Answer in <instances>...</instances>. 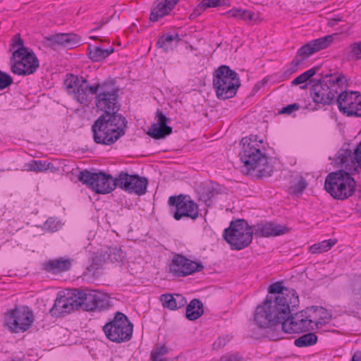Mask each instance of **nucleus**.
<instances>
[{"mask_svg": "<svg viewBox=\"0 0 361 361\" xmlns=\"http://www.w3.org/2000/svg\"><path fill=\"white\" fill-rule=\"evenodd\" d=\"M95 95V104L104 113L92 126L94 141L97 144L111 145L125 135L126 118L118 114V89L114 79H107L99 84Z\"/></svg>", "mask_w": 361, "mask_h": 361, "instance_id": "nucleus-1", "label": "nucleus"}, {"mask_svg": "<svg viewBox=\"0 0 361 361\" xmlns=\"http://www.w3.org/2000/svg\"><path fill=\"white\" fill-rule=\"evenodd\" d=\"M269 295L259 305L254 314V320L259 328L275 327L276 324L288 319L291 311L299 305V298L294 289L286 288L281 281L271 284Z\"/></svg>", "mask_w": 361, "mask_h": 361, "instance_id": "nucleus-2", "label": "nucleus"}, {"mask_svg": "<svg viewBox=\"0 0 361 361\" xmlns=\"http://www.w3.org/2000/svg\"><path fill=\"white\" fill-rule=\"evenodd\" d=\"M109 299L97 290H69L66 294L60 292L49 312L52 317H63L75 310L100 312L108 310Z\"/></svg>", "mask_w": 361, "mask_h": 361, "instance_id": "nucleus-3", "label": "nucleus"}, {"mask_svg": "<svg viewBox=\"0 0 361 361\" xmlns=\"http://www.w3.org/2000/svg\"><path fill=\"white\" fill-rule=\"evenodd\" d=\"M257 135L242 138L240 160L244 163L246 173L257 171V178L269 177L271 175L273 166L269 163V158L262 150V141H257Z\"/></svg>", "mask_w": 361, "mask_h": 361, "instance_id": "nucleus-4", "label": "nucleus"}, {"mask_svg": "<svg viewBox=\"0 0 361 361\" xmlns=\"http://www.w3.org/2000/svg\"><path fill=\"white\" fill-rule=\"evenodd\" d=\"M10 51H13L10 58L11 71L13 74L27 76L34 74L39 67V61L33 50L25 47L19 33L11 39Z\"/></svg>", "mask_w": 361, "mask_h": 361, "instance_id": "nucleus-5", "label": "nucleus"}, {"mask_svg": "<svg viewBox=\"0 0 361 361\" xmlns=\"http://www.w3.org/2000/svg\"><path fill=\"white\" fill-rule=\"evenodd\" d=\"M354 174L343 168L329 173L325 178V190L333 198L338 200L349 198L356 190V181L352 177Z\"/></svg>", "mask_w": 361, "mask_h": 361, "instance_id": "nucleus-6", "label": "nucleus"}, {"mask_svg": "<svg viewBox=\"0 0 361 361\" xmlns=\"http://www.w3.org/2000/svg\"><path fill=\"white\" fill-rule=\"evenodd\" d=\"M213 87L219 99L233 98L240 86L238 73L226 65H221L213 74Z\"/></svg>", "mask_w": 361, "mask_h": 361, "instance_id": "nucleus-7", "label": "nucleus"}, {"mask_svg": "<svg viewBox=\"0 0 361 361\" xmlns=\"http://www.w3.org/2000/svg\"><path fill=\"white\" fill-rule=\"evenodd\" d=\"M252 226L242 219L232 221L223 233L224 239L230 245L231 250H240L250 245L253 238Z\"/></svg>", "mask_w": 361, "mask_h": 361, "instance_id": "nucleus-8", "label": "nucleus"}, {"mask_svg": "<svg viewBox=\"0 0 361 361\" xmlns=\"http://www.w3.org/2000/svg\"><path fill=\"white\" fill-rule=\"evenodd\" d=\"M133 330V324L128 317L121 312H116L114 317L103 326L106 338L116 343L130 341Z\"/></svg>", "mask_w": 361, "mask_h": 361, "instance_id": "nucleus-9", "label": "nucleus"}, {"mask_svg": "<svg viewBox=\"0 0 361 361\" xmlns=\"http://www.w3.org/2000/svg\"><path fill=\"white\" fill-rule=\"evenodd\" d=\"M99 81L90 84L82 77L70 74L64 80V85L68 94H73L75 99L81 104L87 105L92 96L96 95L99 87Z\"/></svg>", "mask_w": 361, "mask_h": 361, "instance_id": "nucleus-10", "label": "nucleus"}, {"mask_svg": "<svg viewBox=\"0 0 361 361\" xmlns=\"http://www.w3.org/2000/svg\"><path fill=\"white\" fill-rule=\"evenodd\" d=\"M78 180L98 194H108L113 191L117 185V177L103 171L92 173L87 169L82 170L78 175Z\"/></svg>", "mask_w": 361, "mask_h": 361, "instance_id": "nucleus-11", "label": "nucleus"}, {"mask_svg": "<svg viewBox=\"0 0 361 361\" xmlns=\"http://www.w3.org/2000/svg\"><path fill=\"white\" fill-rule=\"evenodd\" d=\"M168 204L170 212L177 221L183 218L195 220L199 216L198 206L188 195L170 196Z\"/></svg>", "mask_w": 361, "mask_h": 361, "instance_id": "nucleus-12", "label": "nucleus"}, {"mask_svg": "<svg viewBox=\"0 0 361 361\" xmlns=\"http://www.w3.org/2000/svg\"><path fill=\"white\" fill-rule=\"evenodd\" d=\"M5 319L8 327L15 333L26 331L34 322L32 311L28 307L9 310Z\"/></svg>", "mask_w": 361, "mask_h": 361, "instance_id": "nucleus-13", "label": "nucleus"}, {"mask_svg": "<svg viewBox=\"0 0 361 361\" xmlns=\"http://www.w3.org/2000/svg\"><path fill=\"white\" fill-rule=\"evenodd\" d=\"M335 160L341 168L358 173L359 169H361V141L353 150L349 148L348 144H344L338 151Z\"/></svg>", "mask_w": 361, "mask_h": 361, "instance_id": "nucleus-14", "label": "nucleus"}, {"mask_svg": "<svg viewBox=\"0 0 361 361\" xmlns=\"http://www.w3.org/2000/svg\"><path fill=\"white\" fill-rule=\"evenodd\" d=\"M293 311H291L288 319H284L283 321L276 324L281 325L282 329L285 333H301L312 330L313 326L315 325L317 329L320 328L326 322L320 319L317 322H314L311 318H303L302 315L293 314Z\"/></svg>", "mask_w": 361, "mask_h": 361, "instance_id": "nucleus-15", "label": "nucleus"}, {"mask_svg": "<svg viewBox=\"0 0 361 361\" xmlns=\"http://www.w3.org/2000/svg\"><path fill=\"white\" fill-rule=\"evenodd\" d=\"M339 111L348 117L361 118V94L355 91L341 92L337 95Z\"/></svg>", "mask_w": 361, "mask_h": 361, "instance_id": "nucleus-16", "label": "nucleus"}, {"mask_svg": "<svg viewBox=\"0 0 361 361\" xmlns=\"http://www.w3.org/2000/svg\"><path fill=\"white\" fill-rule=\"evenodd\" d=\"M117 185L120 189L137 195H145L147 192L148 180L145 177L137 174H129L126 171H121L117 176Z\"/></svg>", "mask_w": 361, "mask_h": 361, "instance_id": "nucleus-17", "label": "nucleus"}, {"mask_svg": "<svg viewBox=\"0 0 361 361\" xmlns=\"http://www.w3.org/2000/svg\"><path fill=\"white\" fill-rule=\"evenodd\" d=\"M204 269L201 262H196L179 254H175L169 265V272L177 277H183Z\"/></svg>", "mask_w": 361, "mask_h": 361, "instance_id": "nucleus-18", "label": "nucleus"}, {"mask_svg": "<svg viewBox=\"0 0 361 361\" xmlns=\"http://www.w3.org/2000/svg\"><path fill=\"white\" fill-rule=\"evenodd\" d=\"M311 82H314L310 88V95L314 102L324 106L337 104L336 90L330 89L321 79L312 80Z\"/></svg>", "mask_w": 361, "mask_h": 361, "instance_id": "nucleus-19", "label": "nucleus"}, {"mask_svg": "<svg viewBox=\"0 0 361 361\" xmlns=\"http://www.w3.org/2000/svg\"><path fill=\"white\" fill-rule=\"evenodd\" d=\"M333 39L332 35H326L311 40L298 49L294 59H298L301 64L312 54L329 47L333 42Z\"/></svg>", "mask_w": 361, "mask_h": 361, "instance_id": "nucleus-20", "label": "nucleus"}, {"mask_svg": "<svg viewBox=\"0 0 361 361\" xmlns=\"http://www.w3.org/2000/svg\"><path fill=\"white\" fill-rule=\"evenodd\" d=\"M156 119L157 122L152 123L147 132L149 136L155 140H161L172 133V128L167 125L169 118L160 110L156 113Z\"/></svg>", "mask_w": 361, "mask_h": 361, "instance_id": "nucleus-21", "label": "nucleus"}, {"mask_svg": "<svg viewBox=\"0 0 361 361\" xmlns=\"http://www.w3.org/2000/svg\"><path fill=\"white\" fill-rule=\"evenodd\" d=\"M73 260L68 257L48 259L41 264V270L46 274L57 276L69 271Z\"/></svg>", "mask_w": 361, "mask_h": 361, "instance_id": "nucleus-22", "label": "nucleus"}, {"mask_svg": "<svg viewBox=\"0 0 361 361\" xmlns=\"http://www.w3.org/2000/svg\"><path fill=\"white\" fill-rule=\"evenodd\" d=\"M180 0H156L151 8L149 20L157 22L167 16H170Z\"/></svg>", "mask_w": 361, "mask_h": 361, "instance_id": "nucleus-23", "label": "nucleus"}, {"mask_svg": "<svg viewBox=\"0 0 361 361\" xmlns=\"http://www.w3.org/2000/svg\"><path fill=\"white\" fill-rule=\"evenodd\" d=\"M345 297L349 307L361 309V275L350 281Z\"/></svg>", "mask_w": 361, "mask_h": 361, "instance_id": "nucleus-24", "label": "nucleus"}, {"mask_svg": "<svg viewBox=\"0 0 361 361\" xmlns=\"http://www.w3.org/2000/svg\"><path fill=\"white\" fill-rule=\"evenodd\" d=\"M254 235L256 237L277 236L284 234L288 228L281 225H276L271 222L257 224L253 226Z\"/></svg>", "mask_w": 361, "mask_h": 361, "instance_id": "nucleus-25", "label": "nucleus"}, {"mask_svg": "<svg viewBox=\"0 0 361 361\" xmlns=\"http://www.w3.org/2000/svg\"><path fill=\"white\" fill-rule=\"evenodd\" d=\"M320 79L323 80L330 89L336 90L337 95H338L341 92L345 91L343 88L347 82V79L342 73H334L326 75L322 74Z\"/></svg>", "mask_w": 361, "mask_h": 361, "instance_id": "nucleus-26", "label": "nucleus"}, {"mask_svg": "<svg viewBox=\"0 0 361 361\" xmlns=\"http://www.w3.org/2000/svg\"><path fill=\"white\" fill-rule=\"evenodd\" d=\"M204 314L203 303L199 299L190 300L186 307L185 317L190 321H195Z\"/></svg>", "mask_w": 361, "mask_h": 361, "instance_id": "nucleus-27", "label": "nucleus"}, {"mask_svg": "<svg viewBox=\"0 0 361 361\" xmlns=\"http://www.w3.org/2000/svg\"><path fill=\"white\" fill-rule=\"evenodd\" d=\"M88 49V56L94 62L102 61L114 51V49L113 47L102 49L100 47L97 46L92 47L89 46Z\"/></svg>", "mask_w": 361, "mask_h": 361, "instance_id": "nucleus-28", "label": "nucleus"}, {"mask_svg": "<svg viewBox=\"0 0 361 361\" xmlns=\"http://www.w3.org/2000/svg\"><path fill=\"white\" fill-rule=\"evenodd\" d=\"M104 261L110 262L111 263L122 262L126 257V254L121 250V248L117 247H110L105 251L103 255Z\"/></svg>", "mask_w": 361, "mask_h": 361, "instance_id": "nucleus-29", "label": "nucleus"}, {"mask_svg": "<svg viewBox=\"0 0 361 361\" xmlns=\"http://www.w3.org/2000/svg\"><path fill=\"white\" fill-rule=\"evenodd\" d=\"M180 36L176 34L175 35H163L157 41V45L159 48H162L165 52H168L169 50L172 49L171 43L173 41H176L178 42L180 41Z\"/></svg>", "mask_w": 361, "mask_h": 361, "instance_id": "nucleus-30", "label": "nucleus"}, {"mask_svg": "<svg viewBox=\"0 0 361 361\" xmlns=\"http://www.w3.org/2000/svg\"><path fill=\"white\" fill-rule=\"evenodd\" d=\"M336 242L337 240L336 239L323 240L310 246V251L312 254H318L327 252L336 243Z\"/></svg>", "mask_w": 361, "mask_h": 361, "instance_id": "nucleus-31", "label": "nucleus"}, {"mask_svg": "<svg viewBox=\"0 0 361 361\" xmlns=\"http://www.w3.org/2000/svg\"><path fill=\"white\" fill-rule=\"evenodd\" d=\"M317 341V336L314 333H307L296 338L294 344L297 347L302 348L313 345Z\"/></svg>", "mask_w": 361, "mask_h": 361, "instance_id": "nucleus-32", "label": "nucleus"}, {"mask_svg": "<svg viewBox=\"0 0 361 361\" xmlns=\"http://www.w3.org/2000/svg\"><path fill=\"white\" fill-rule=\"evenodd\" d=\"M319 66H314L302 74H300L299 76L295 78L292 82L291 84L293 85H298L300 84H302L307 81L309 79H310L312 76H314L317 72L319 71Z\"/></svg>", "mask_w": 361, "mask_h": 361, "instance_id": "nucleus-33", "label": "nucleus"}, {"mask_svg": "<svg viewBox=\"0 0 361 361\" xmlns=\"http://www.w3.org/2000/svg\"><path fill=\"white\" fill-rule=\"evenodd\" d=\"M221 191V186L217 183H212L211 185L205 187L202 193L205 202L212 200L216 195Z\"/></svg>", "mask_w": 361, "mask_h": 361, "instance_id": "nucleus-34", "label": "nucleus"}, {"mask_svg": "<svg viewBox=\"0 0 361 361\" xmlns=\"http://www.w3.org/2000/svg\"><path fill=\"white\" fill-rule=\"evenodd\" d=\"M46 166H49L46 161L32 160L25 164V169L27 171L43 172L46 171Z\"/></svg>", "mask_w": 361, "mask_h": 361, "instance_id": "nucleus-35", "label": "nucleus"}, {"mask_svg": "<svg viewBox=\"0 0 361 361\" xmlns=\"http://www.w3.org/2000/svg\"><path fill=\"white\" fill-rule=\"evenodd\" d=\"M161 300L164 307L171 310H177L176 294L174 295L169 293L163 294L161 295Z\"/></svg>", "mask_w": 361, "mask_h": 361, "instance_id": "nucleus-36", "label": "nucleus"}, {"mask_svg": "<svg viewBox=\"0 0 361 361\" xmlns=\"http://www.w3.org/2000/svg\"><path fill=\"white\" fill-rule=\"evenodd\" d=\"M63 47L68 49L78 47L81 41V37L75 33H66Z\"/></svg>", "mask_w": 361, "mask_h": 361, "instance_id": "nucleus-37", "label": "nucleus"}, {"mask_svg": "<svg viewBox=\"0 0 361 361\" xmlns=\"http://www.w3.org/2000/svg\"><path fill=\"white\" fill-rule=\"evenodd\" d=\"M300 65L298 59H293L289 67L285 70L283 73L280 76L281 80L283 81L286 80H288L292 74L295 73L298 71V66Z\"/></svg>", "mask_w": 361, "mask_h": 361, "instance_id": "nucleus-38", "label": "nucleus"}, {"mask_svg": "<svg viewBox=\"0 0 361 361\" xmlns=\"http://www.w3.org/2000/svg\"><path fill=\"white\" fill-rule=\"evenodd\" d=\"M13 83V78L8 73L0 70V91L8 87Z\"/></svg>", "mask_w": 361, "mask_h": 361, "instance_id": "nucleus-39", "label": "nucleus"}, {"mask_svg": "<svg viewBox=\"0 0 361 361\" xmlns=\"http://www.w3.org/2000/svg\"><path fill=\"white\" fill-rule=\"evenodd\" d=\"M348 50L353 59L355 60L361 59V40L350 44L348 47Z\"/></svg>", "mask_w": 361, "mask_h": 361, "instance_id": "nucleus-40", "label": "nucleus"}, {"mask_svg": "<svg viewBox=\"0 0 361 361\" xmlns=\"http://www.w3.org/2000/svg\"><path fill=\"white\" fill-rule=\"evenodd\" d=\"M307 183L303 177H300L296 184L293 187L292 193L295 195H301L303 191L306 189Z\"/></svg>", "mask_w": 361, "mask_h": 361, "instance_id": "nucleus-41", "label": "nucleus"}, {"mask_svg": "<svg viewBox=\"0 0 361 361\" xmlns=\"http://www.w3.org/2000/svg\"><path fill=\"white\" fill-rule=\"evenodd\" d=\"M168 352L165 345L157 347L151 351L150 360L154 361L161 359L160 357L166 354Z\"/></svg>", "mask_w": 361, "mask_h": 361, "instance_id": "nucleus-42", "label": "nucleus"}, {"mask_svg": "<svg viewBox=\"0 0 361 361\" xmlns=\"http://www.w3.org/2000/svg\"><path fill=\"white\" fill-rule=\"evenodd\" d=\"M66 33H59L53 35H49L46 37V39L54 44L64 45L65 37Z\"/></svg>", "mask_w": 361, "mask_h": 361, "instance_id": "nucleus-43", "label": "nucleus"}, {"mask_svg": "<svg viewBox=\"0 0 361 361\" xmlns=\"http://www.w3.org/2000/svg\"><path fill=\"white\" fill-rule=\"evenodd\" d=\"M300 109V106L298 103H294L291 104H288L284 107H283L280 111V114H287L290 115L295 111H298Z\"/></svg>", "mask_w": 361, "mask_h": 361, "instance_id": "nucleus-44", "label": "nucleus"}, {"mask_svg": "<svg viewBox=\"0 0 361 361\" xmlns=\"http://www.w3.org/2000/svg\"><path fill=\"white\" fill-rule=\"evenodd\" d=\"M240 19L249 21L255 20V13L250 10L241 9Z\"/></svg>", "mask_w": 361, "mask_h": 361, "instance_id": "nucleus-45", "label": "nucleus"}, {"mask_svg": "<svg viewBox=\"0 0 361 361\" xmlns=\"http://www.w3.org/2000/svg\"><path fill=\"white\" fill-rule=\"evenodd\" d=\"M200 3L205 10L207 8H215L221 5L220 0H202Z\"/></svg>", "mask_w": 361, "mask_h": 361, "instance_id": "nucleus-46", "label": "nucleus"}, {"mask_svg": "<svg viewBox=\"0 0 361 361\" xmlns=\"http://www.w3.org/2000/svg\"><path fill=\"white\" fill-rule=\"evenodd\" d=\"M205 11L204 8L202 6V4L200 3L199 5L193 10L192 13H190L189 18L192 20L199 16L202 12Z\"/></svg>", "mask_w": 361, "mask_h": 361, "instance_id": "nucleus-47", "label": "nucleus"}, {"mask_svg": "<svg viewBox=\"0 0 361 361\" xmlns=\"http://www.w3.org/2000/svg\"><path fill=\"white\" fill-rule=\"evenodd\" d=\"M176 303L177 309H180L186 305L187 300L182 295L176 294Z\"/></svg>", "mask_w": 361, "mask_h": 361, "instance_id": "nucleus-48", "label": "nucleus"}, {"mask_svg": "<svg viewBox=\"0 0 361 361\" xmlns=\"http://www.w3.org/2000/svg\"><path fill=\"white\" fill-rule=\"evenodd\" d=\"M54 221L51 218H49L44 223V228L46 229L51 231V232L56 231L57 230L56 226H55V225L52 226V224H54Z\"/></svg>", "mask_w": 361, "mask_h": 361, "instance_id": "nucleus-49", "label": "nucleus"}, {"mask_svg": "<svg viewBox=\"0 0 361 361\" xmlns=\"http://www.w3.org/2000/svg\"><path fill=\"white\" fill-rule=\"evenodd\" d=\"M241 8H233L228 11L226 13L229 17L240 19Z\"/></svg>", "mask_w": 361, "mask_h": 361, "instance_id": "nucleus-50", "label": "nucleus"}, {"mask_svg": "<svg viewBox=\"0 0 361 361\" xmlns=\"http://www.w3.org/2000/svg\"><path fill=\"white\" fill-rule=\"evenodd\" d=\"M226 344L225 343V341L224 338H219L217 341H216L214 343H213V347L215 349H217V348H219L222 346H224Z\"/></svg>", "mask_w": 361, "mask_h": 361, "instance_id": "nucleus-51", "label": "nucleus"}, {"mask_svg": "<svg viewBox=\"0 0 361 361\" xmlns=\"http://www.w3.org/2000/svg\"><path fill=\"white\" fill-rule=\"evenodd\" d=\"M314 309V311L316 310V308L314 307V306H312L310 307H307L306 310H302L299 312H297V313H295L294 314H299V315H302V317L303 318H305V317H309L310 318V316L307 314V312L310 310H312Z\"/></svg>", "mask_w": 361, "mask_h": 361, "instance_id": "nucleus-52", "label": "nucleus"}, {"mask_svg": "<svg viewBox=\"0 0 361 361\" xmlns=\"http://www.w3.org/2000/svg\"><path fill=\"white\" fill-rule=\"evenodd\" d=\"M108 20H102L99 24L97 23V26L95 27H94L93 29L91 30V32L95 31V30H99L103 25H104L105 24H106L108 23Z\"/></svg>", "mask_w": 361, "mask_h": 361, "instance_id": "nucleus-53", "label": "nucleus"}, {"mask_svg": "<svg viewBox=\"0 0 361 361\" xmlns=\"http://www.w3.org/2000/svg\"><path fill=\"white\" fill-rule=\"evenodd\" d=\"M47 164H49V166H46V171L49 170L51 172H56L59 171V169L53 165V164L50 162H47Z\"/></svg>", "mask_w": 361, "mask_h": 361, "instance_id": "nucleus-54", "label": "nucleus"}, {"mask_svg": "<svg viewBox=\"0 0 361 361\" xmlns=\"http://www.w3.org/2000/svg\"><path fill=\"white\" fill-rule=\"evenodd\" d=\"M351 361H361V353H355L353 355Z\"/></svg>", "mask_w": 361, "mask_h": 361, "instance_id": "nucleus-55", "label": "nucleus"}, {"mask_svg": "<svg viewBox=\"0 0 361 361\" xmlns=\"http://www.w3.org/2000/svg\"><path fill=\"white\" fill-rule=\"evenodd\" d=\"M357 196L360 199H361V186L357 189Z\"/></svg>", "mask_w": 361, "mask_h": 361, "instance_id": "nucleus-56", "label": "nucleus"}, {"mask_svg": "<svg viewBox=\"0 0 361 361\" xmlns=\"http://www.w3.org/2000/svg\"><path fill=\"white\" fill-rule=\"evenodd\" d=\"M154 361H169V360L168 358H163V359H159V360H157Z\"/></svg>", "mask_w": 361, "mask_h": 361, "instance_id": "nucleus-57", "label": "nucleus"}, {"mask_svg": "<svg viewBox=\"0 0 361 361\" xmlns=\"http://www.w3.org/2000/svg\"><path fill=\"white\" fill-rule=\"evenodd\" d=\"M11 361H22L19 358H13Z\"/></svg>", "mask_w": 361, "mask_h": 361, "instance_id": "nucleus-58", "label": "nucleus"}, {"mask_svg": "<svg viewBox=\"0 0 361 361\" xmlns=\"http://www.w3.org/2000/svg\"><path fill=\"white\" fill-rule=\"evenodd\" d=\"M90 39H97V37H95V36H91L90 37Z\"/></svg>", "mask_w": 361, "mask_h": 361, "instance_id": "nucleus-59", "label": "nucleus"}, {"mask_svg": "<svg viewBox=\"0 0 361 361\" xmlns=\"http://www.w3.org/2000/svg\"><path fill=\"white\" fill-rule=\"evenodd\" d=\"M306 87H307V85H303V86L300 87V88H301V89H305V88H306Z\"/></svg>", "mask_w": 361, "mask_h": 361, "instance_id": "nucleus-60", "label": "nucleus"}, {"mask_svg": "<svg viewBox=\"0 0 361 361\" xmlns=\"http://www.w3.org/2000/svg\"><path fill=\"white\" fill-rule=\"evenodd\" d=\"M262 81H263V82H266V81H267L266 78L263 79Z\"/></svg>", "mask_w": 361, "mask_h": 361, "instance_id": "nucleus-61", "label": "nucleus"}]
</instances>
